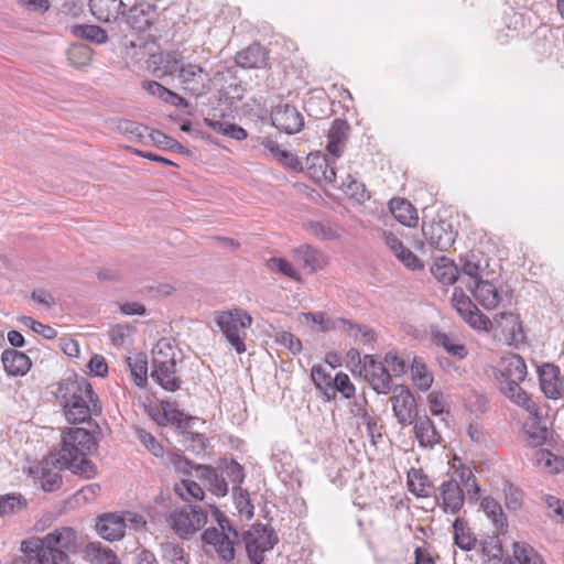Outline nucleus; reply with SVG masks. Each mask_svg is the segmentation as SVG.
I'll use <instances>...</instances> for the list:
<instances>
[{"instance_id":"a211bd4d","label":"nucleus","mask_w":564,"mask_h":564,"mask_svg":"<svg viewBox=\"0 0 564 564\" xmlns=\"http://www.w3.org/2000/svg\"><path fill=\"white\" fill-rule=\"evenodd\" d=\"M538 375L544 395L554 400L560 398L564 390L560 368L553 364H543L538 368Z\"/></svg>"},{"instance_id":"a18cd8bd","label":"nucleus","mask_w":564,"mask_h":564,"mask_svg":"<svg viewBox=\"0 0 564 564\" xmlns=\"http://www.w3.org/2000/svg\"><path fill=\"white\" fill-rule=\"evenodd\" d=\"M149 138L154 145H156L163 150L174 151V152L184 154L186 156L192 155V152L187 148H185L177 140L173 139L172 137H169L167 134H165L164 132H162L160 130L152 129L149 132Z\"/></svg>"},{"instance_id":"5701e85b","label":"nucleus","mask_w":564,"mask_h":564,"mask_svg":"<svg viewBox=\"0 0 564 564\" xmlns=\"http://www.w3.org/2000/svg\"><path fill=\"white\" fill-rule=\"evenodd\" d=\"M465 286L486 310H494L502 302L501 294L489 281L478 279L474 281V284Z\"/></svg>"},{"instance_id":"ddd939ff","label":"nucleus","mask_w":564,"mask_h":564,"mask_svg":"<svg viewBox=\"0 0 564 564\" xmlns=\"http://www.w3.org/2000/svg\"><path fill=\"white\" fill-rule=\"evenodd\" d=\"M202 541L214 546L224 564H234L236 557L235 546L240 544V536L237 541L234 535L219 532V529L212 527L204 530Z\"/></svg>"},{"instance_id":"cd10ccee","label":"nucleus","mask_w":564,"mask_h":564,"mask_svg":"<svg viewBox=\"0 0 564 564\" xmlns=\"http://www.w3.org/2000/svg\"><path fill=\"white\" fill-rule=\"evenodd\" d=\"M3 368L9 376H24L31 368L32 361L30 357L13 348H7L1 354Z\"/></svg>"},{"instance_id":"680f3d73","label":"nucleus","mask_w":564,"mask_h":564,"mask_svg":"<svg viewBox=\"0 0 564 564\" xmlns=\"http://www.w3.org/2000/svg\"><path fill=\"white\" fill-rule=\"evenodd\" d=\"M311 378L317 390L325 397L327 389H332L333 379L330 373L326 372L322 365H314L311 369Z\"/></svg>"},{"instance_id":"052dcab7","label":"nucleus","mask_w":564,"mask_h":564,"mask_svg":"<svg viewBox=\"0 0 564 564\" xmlns=\"http://www.w3.org/2000/svg\"><path fill=\"white\" fill-rule=\"evenodd\" d=\"M117 128L121 133L135 138L138 141H142L152 130L142 123L128 119L119 120Z\"/></svg>"},{"instance_id":"09e8293b","label":"nucleus","mask_w":564,"mask_h":564,"mask_svg":"<svg viewBox=\"0 0 564 564\" xmlns=\"http://www.w3.org/2000/svg\"><path fill=\"white\" fill-rule=\"evenodd\" d=\"M533 419L532 424L529 429L525 430L528 438L533 446H540L544 444L547 438V429L544 425H541V415L539 411V406L536 405V411L530 413Z\"/></svg>"},{"instance_id":"0e129e2a","label":"nucleus","mask_w":564,"mask_h":564,"mask_svg":"<svg viewBox=\"0 0 564 564\" xmlns=\"http://www.w3.org/2000/svg\"><path fill=\"white\" fill-rule=\"evenodd\" d=\"M156 361H176L173 346L166 340H160L152 350V367Z\"/></svg>"},{"instance_id":"13d9d810","label":"nucleus","mask_w":564,"mask_h":564,"mask_svg":"<svg viewBox=\"0 0 564 564\" xmlns=\"http://www.w3.org/2000/svg\"><path fill=\"white\" fill-rule=\"evenodd\" d=\"M167 463L174 467L177 473L184 476H192V471L196 469L197 464L188 459L181 452H169Z\"/></svg>"},{"instance_id":"6ab92c4d","label":"nucleus","mask_w":564,"mask_h":564,"mask_svg":"<svg viewBox=\"0 0 564 564\" xmlns=\"http://www.w3.org/2000/svg\"><path fill=\"white\" fill-rule=\"evenodd\" d=\"M438 499H442L441 507L445 512L456 514L464 506L465 495L457 480L451 478L442 482Z\"/></svg>"},{"instance_id":"473e14b6","label":"nucleus","mask_w":564,"mask_h":564,"mask_svg":"<svg viewBox=\"0 0 564 564\" xmlns=\"http://www.w3.org/2000/svg\"><path fill=\"white\" fill-rule=\"evenodd\" d=\"M389 208L392 216L400 224L408 227H412L417 224V212L408 199L394 197L390 200Z\"/></svg>"},{"instance_id":"6e6d98bb","label":"nucleus","mask_w":564,"mask_h":564,"mask_svg":"<svg viewBox=\"0 0 564 564\" xmlns=\"http://www.w3.org/2000/svg\"><path fill=\"white\" fill-rule=\"evenodd\" d=\"M460 267L459 271L460 273L467 275L470 280L467 284H474L475 280L482 279L480 272V265L479 260L477 259L475 253L460 256L459 257Z\"/></svg>"},{"instance_id":"f8f14e48","label":"nucleus","mask_w":564,"mask_h":564,"mask_svg":"<svg viewBox=\"0 0 564 564\" xmlns=\"http://www.w3.org/2000/svg\"><path fill=\"white\" fill-rule=\"evenodd\" d=\"M271 123L280 132H284L286 134H295L299 133L304 127V117L296 109V107L280 101L276 106H274L271 110Z\"/></svg>"},{"instance_id":"423d86ee","label":"nucleus","mask_w":564,"mask_h":564,"mask_svg":"<svg viewBox=\"0 0 564 564\" xmlns=\"http://www.w3.org/2000/svg\"><path fill=\"white\" fill-rule=\"evenodd\" d=\"M121 22L135 33L150 36L160 22L159 7L148 0L135 1L131 7L123 8Z\"/></svg>"},{"instance_id":"79ce46f5","label":"nucleus","mask_w":564,"mask_h":564,"mask_svg":"<svg viewBox=\"0 0 564 564\" xmlns=\"http://www.w3.org/2000/svg\"><path fill=\"white\" fill-rule=\"evenodd\" d=\"M481 509L490 518L497 530L507 532L508 523L500 503L492 497H485L480 503Z\"/></svg>"},{"instance_id":"a19ab883","label":"nucleus","mask_w":564,"mask_h":564,"mask_svg":"<svg viewBox=\"0 0 564 564\" xmlns=\"http://www.w3.org/2000/svg\"><path fill=\"white\" fill-rule=\"evenodd\" d=\"M432 341L436 346L443 347L446 352L458 359H464L468 350L464 344L455 341L448 334L436 330L432 333Z\"/></svg>"},{"instance_id":"2eb2a0df","label":"nucleus","mask_w":564,"mask_h":564,"mask_svg":"<svg viewBox=\"0 0 564 564\" xmlns=\"http://www.w3.org/2000/svg\"><path fill=\"white\" fill-rule=\"evenodd\" d=\"M364 370L370 387L378 394L391 391V373L383 361L379 362L373 355H365Z\"/></svg>"},{"instance_id":"8fccbe9b","label":"nucleus","mask_w":564,"mask_h":564,"mask_svg":"<svg viewBox=\"0 0 564 564\" xmlns=\"http://www.w3.org/2000/svg\"><path fill=\"white\" fill-rule=\"evenodd\" d=\"M536 462L552 474H558L564 470V455L553 454L550 449L542 448L536 452Z\"/></svg>"},{"instance_id":"0eeeda50","label":"nucleus","mask_w":564,"mask_h":564,"mask_svg":"<svg viewBox=\"0 0 564 564\" xmlns=\"http://www.w3.org/2000/svg\"><path fill=\"white\" fill-rule=\"evenodd\" d=\"M252 321L251 315L247 311L234 308L221 312L216 318V324L236 352L243 354L247 348L243 337L239 334V328L250 327Z\"/></svg>"},{"instance_id":"1a4fd4ad","label":"nucleus","mask_w":564,"mask_h":564,"mask_svg":"<svg viewBox=\"0 0 564 564\" xmlns=\"http://www.w3.org/2000/svg\"><path fill=\"white\" fill-rule=\"evenodd\" d=\"M391 390L390 401L398 423L402 426L413 424L420 415L415 397L405 384H397L393 388L391 387Z\"/></svg>"},{"instance_id":"4be33fe9","label":"nucleus","mask_w":564,"mask_h":564,"mask_svg":"<svg viewBox=\"0 0 564 564\" xmlns=\"http://www.w3.org/2000/svg\"><path fill=\"white\" fill-rule=\"evenodd\" d=\"M269 51L259 42H253L246 48L239 51L235 62L242 68H263L268 65Z\"/></svg>"},{"instance_id":"864d4df0","label":"nucleus","mask_w":564,"mask_h":564,"mask_svg":"<svg viewBox=\"0 0 564 564\" xmlns=\"http://www.w3.org/2000/svg\"><path fill=\"white\" fill-rule=\"evenodd\" d=\"M513 554L518 564H545L543 557L529 544L514 542Z\"/></svg>"},{"instance_id":"7c9ffc66","label":"nucleus","mask_w":564,"mask_h":564,"mask_svg":"<svg viewBox=\"0 0 564 564\" xmlns=\"http://www.w3.org/2000/svg\"><path fill=\"white\" fill-rule=\"evenodd\" d=\"M431 272L437 281L445 285H453L458 281L460 276L458 265L454 262V260L445 256H442L435 260L431 268Z\"/></svg>"},{"instance_id":"c85d7f7f","label":"nucleus","mask_w":564,"mask_h":564,"mask_svg":"<svg viewBox=\"0 0 564 564\" xmlns=\"http://www.w3.org/2000/svg\"><path fill=\"white\" fill-rule=\"evenodd\" d=\"M495 323L509 335L510 340L522 343L525 339L523 325L518 314L501 312L495 316Z\"/></svg>"},{"instance_id":"aec40b11","label":"nucleus","mask_w":564,"mask_h":564,"mask_svg":"<svg viewBox=\"0 0 564 564\" xmlns=\"http://www.w3.org/2000/svg\"><path fill=\"white\" fill-rule=\"evenodd\" d=\"M151 378L164 390L175 392L181 388L182 379L176 375V361H156Z\"/></svg>"},{"instance_id":"b1692460","label":"nucleus","mask_w":564,"mask_h":564,"mask_svg":"<svg viewBox=\"0 0 564 564\" xmlns=\"http://www.w3.org/2000/svg\"><path fill=\"white\" fill-rule=\"evenodd\" d=\"M350 132V126L347 120L336 118L330 126L327 134L326 149L335 158H339L343 154L346 141Z\"/></svg>"},{"instance_id":"5fc2aeb1","label":"nucleus","mask_w":564,"mask_h":564,"mask_svg":"<svg viewBox=\"0 0 564 564\" xmlns=\"http://www.w3.org/2000/svg\"><path fill=\"white\" fill-rule=\"evenodd\" d=\"M218 468L223 469V471L226 474V476L229 478V480L234 484H242L246 474L242 465H240L236 459L234 458H220L218 462Z\"/></svg>"},{"instance_id":"58836bf2","label":"nucleus","mask_w":564,"mask_h":564,"mask_svg":"<svg viewBox=\"0 0 564 564\" xmlns=\"http://www.w3.org/2000/svg\"><path fill=\"white\" fill-rule=\"evenodd\" d=\"M70 32L74 36L94 44H104L108 41L107 31L94 24H74Z\"/></svg>"},{"instance_id":"c756f323","label":"nucleus","mask_w":564,"mask_h":564,"mask_svg":"<svg viewBox=\"0 0 564 564\" xmlns=\"http://www.w3.org/2000/svg\"><path fill=\"white\" fill-rule=\"evenodd\" d=\"M83 557L90 564H120L117 554L100 542H89L83 549Z\"/></svg>"},{"instance_id":"37998d69","label":"nucleus","mask_w":564,"mask_h":564,"mask_svg":"<svg viewBox=\"0 0 564 564\" xmlns=\"http://www.w3.org/2000/svg\"><path fill=\"white\" fill-rule=\"evenodd\" d=\"M355 386L350 381V378L345 372H338L333 379L332 389H327L325 392V399L327 401L334 400L337 392L341 393L345 399H350L355 395Z\"/></svg>"},{"instance_id":"bf43d9fd","label":"nucleus","mask_w":564,"mask_h":564,"mask_svg":"<svg viewBox=\"0 0 564 564\" xmlns=\"http://www.w3.org/2000/svg\"><path fill=\"white\" fill-rule=\"evenodd\" d=\"M481 553L488 560L501 561L503 556L502 544L497 535H488L479 541Z\"/></svg>"},{"instance_id":"603ef678","label":"nucleus","mask_w":564,"mask_h":564,"mask_svg":"<svg viewBox=\"0 0 564 564\" xmlns=\"http://www.w3.org/2000/svg\"><path fill=\"white\" fill-rule=\"evenodd\" d=\"M28 501L21 494H8L0 496V516L20 512L26 508Z\"/></svg>"},{"instance_id":"72a5a7b5","label":"nucleus","mask_w":564,"mask_h":564,"mask_svg":"<svg viewBox=\"0 0 564 564\" xmlns=\"http://www.w3.org/2000/svg\"><path fill=\"white\" fill-rule=\"evenodd\" d=\"M29 538L21 542L20 551L22 555L17 557L12 564H52L51 557Z\"/></svg>"},{"instance_id":"f257e3e1","label":"nucleus","mask_w":564,"mask_h":564,"mask_svg":"<svg viewBox=\"0 0 564 564\" xmlns=\"http://www.w3.org/2000/svg\"><path fill=\"white\" fill-rule=\"evenodd\" d=\"M53 393L63 409L66 421L72 424L89 423L91 416H99L102 413L98 394L84 377L73 375L62 379Z\"/></svg>"},{"instance_id":"39448f33","label":"nucleus","mask_w":564,"mask_h":564,"mask_svg":"<svg viewBox=\"0 0 564 564\" xmlns=\"http://www.w3.org/2000/svg\"><path fill=\"white\" fill-rule=\"evenodd\" d=\"M275 530L261 522H254L248 530L240 533V543H243L250 564H264L267 552L279 543Z\"/></svg>"},{"instance_id":"2f4dec72","label":"nucleus","mask_w":564,"mask_h":564,"mask_svg":"<svg viewBox=\"0 0 564 564\" xmlns=\"http://www.w3.org/2000/svg\"><path fill=\"white\" fill-rule=\"evenodd\" d=\"M306 321H311L315 324H318L322 332H329L335 329H343L344 332H350L352 329L360 330V328L356 325V323L344 318H328L323 312H308L303 314Z\"/></svg>"},{"instance_id":"7ed1b4c3","label":"nucleus","mask_w":564,"mask_h":564,"mask_svg":"<svg viewBox=\"0 0 564 564\" xmlns=\"http://www.w3.org/2000/svg\"><path fill=\"white\" fill-rule=\"evenodd\" d=\"M527 373L525 361L518 354L503 358L499 367L494 369L499 390L514 404L523 408L529 413H533L536 411V403L520 387Z\"/></svg>"},{"instance_id":"393cba45","label":"nucleus","mask_w":564,"mask_h":564,"mask_svg":"<svg viewBox=\"0 0 564 564\" xmlns=\"http://www.w3.org/2000/svg\"><path fill=\"white\" fill-rule=\"evenodd\" d=\"M91 14L100 22H111L121 19V12L127 4L122 0H89Z\"/></svg>"},{"instance_id":"3c124183","label":"nucleus","mask_w":564,"mask_h":564,"mask_svg":"<svg viewBox=\"0 0 564 564\" xmlns=\"http://www.w3.org/2000/svg\"><path fill=\"white\" fill-rule=\"evenodd\" d=\"M232 495L238 513L243 516L247 520H251L254 516V506L250 500L248 490L236 486L232 488Z\"/></svg>"},{"instance_id":"f704fd0d","label":"nucleus","mask_w":564,"mask_h":564,"mask_svg":"<svg viewBox=\"0 0 564 564\" xmlns=\"http://www.w3.org/2000/svg\"><path fill=\"white\" fill-rule=\"evenodd\" d=\"M556 36L552 31L535 32L531 50L538 61L552 57L556 52Z\"/></svg>"},{"instance_id":"774afa93","label":"nucleus","mask_w":564,"mask_h":564,"mask_svg":"<svg viewBox=\"0 0 564 564\" xmlns=\"http://www.w3.org/2000/svg\"><path fill=\"white\" fill-rule=\"evenodd\" d=\"M275 341L284 346L292 355H299L303 349L300 338L290 332H279Z\"/></svg>"},{"instance_id":"c9c22d12","label":"nucleus","mask_w":564,"mask_h":564,"mask_svg":"<svg viewBox=\"0 0 564 564\" xmlns=\"http://www.w3.org/2000/svg\"><path fill=\"white\" fill-rule=\"evenodd\" d=\"M162 410H165L166 424L174 425L177 430L184 431L192 427L196 417L185 414L183 411L176 408V402L169 400H162L160 402Z\"/></svg>"},{"instance_id":"69168bd1","label":"nucleus","mask_w":564,"mask_h":564,"mask_svg":"<svg viewBox=\"0 0 564 564\" xmlns=\"http://www.w3.org/2000/svg\"><path fill=\"white\" fill-rule=\"evenodd\" d=\"M19 322L25 326L32 329L34 333L42 335L45 339H53L57 336V332L55 328H53L50 325L42 324L31 316H21L19 318Z\"/></svg>"},{"instance_id":"6e6552de","label":"nucleus","mask_w":564,"mask_h":564,"mask_svg":"<svg viewBox=\"0 0 564 564\" xmlns=\"http://www.w3.org/2000/svg\"><path fill=\"white\" fill-rule=\"evenodd\" d=\"M172 529L183 539L191 536L207 522V512L199 506L186 505L169 518Z\"/></svg>"},{"instance_id":"49530a36","label":"nucleus","mask_w":564,"mask_h":564,"mask_svg":"<svg viewBox=\"0 0 564 564\" xmlns=\"http://www.w3.org/2000/svg\"><path fill=\"white\" fill-rule=\"evenodd\" d=\"M128 366L133 382L139 388H145L148 384V360L144 355H138L134 358L128 357Z\"/></svg>"},{"instance_id":"bb28decb","label":"nucleus","mask_w":564,"mask_h":564,"mask_svg":"<svg viewBox=\"0 0 564 564\" xmlns=\"http://www.w3.org/2000/svg\"><path fill=\"white\" fill-rule=\"evenodd\" d=\"M413 424L414 435L420 446L433 447L442 442V436L437 432L434 422L425 413L420 414Z\"/></svg>"},{"instance_id":"a878e982","label":"nucleus","mask_w":564,"mask_h":564,"mask_svg":"<svg viewBox=\"0 0 564 564\" xmlns=\"http://www.w3.org/2000/svg\"><path fill=\"white\" fill-rule=\"evenodd\" d=\"M153 58V63L155 64L153 74L158 78L172 76L176 73L178 74L184 65L183 56L177 51L162 52L159 55H154Z\"/></svg>"},{"instance_id":"ea45409f","label":"nucleus","mask_w":564,"mask_h":564,"mask_svg":"<svg viewBox=\"0 0 564 564\" xmlns=\"http://www.w3.org/2000/svg\"><path fill=\"white\" fill-rule=\"evenodd\" d=\"M454 543L463 551H471L475 549L478 540L467 528V523L462 518H456L453 522Z\"/></svg>"},{"instance_id":"f3484780","label":"nucleus","mask_w":564,"mask_h":564,"mask_svg":"<svg viewBox=\"0 0 564 564\" xmlns=\"http://www.w3.org/2000/svg\"><path fill=\"white\" fill-rule=\"evenodd\" d=\"M213 84L215 86L220 84V87L218 88L219 99L229 102L230 105L242 100L245 96V87L228 69L217 70L213 75Z\"/></svg>"},{"instance_id":"4c0bfd02","label":"nucleus","mask_w":564,"mask_h":564,"mask_svg":"<svg viewBox=\"0 0 564 564\" xmlns=\"http://www.w3.org/2000/svg\"><path fill=\"white\" fill-rule=\"evenodd\" d=\"M296 258L303 263L305 269H308L310 272H316L317 270L323 269L325 265V257L323 253L307 245L300 246L294 250Z\"/></svg>"},{"instance_id":"9d476101","label":"nucleus","mask_w":564,"mask_h":564,"mask_svg":"<svg viewBox=\"0 0 564 564\" xmlns=\"http://www.w3.org/2000/svg\"><path fill=\"white\" fill-rule=\"evenodd\" d=\"M177 78L182 89L195 97L205 95L213 84V77L202 66L191 63L183 65Z\"/></svg>"},{"instance_id":"de8ad7c7","label":"nucleus","mask_w":564,"mask_h":564,"mask_svg":"<svg viewBox=\"0 0 564 564\" xmlns=\"http://www.w3.org/2000/svg\"><path fill=\"white\" fill-rule=\"evenodd\" d=\"M174 492L184 501H202L205 497L203 488L194 480L182 479L174 485Z\"/></svg>"},{"instance_id":"4468645a","label":"nucleus","mask_w":564,"mask_h":564,"mask_svg":"<svg viewBox=\"0 0 564 564\" xmlns=\"http://www.w3.org/2000/svg\"><path fill=\"white\" fill-rule=\"evenodd\" d=\"M453 304L462 318L473 328L488 330L491 326L490 319L484 315L462 289H455Z\"/></svg>"},{"instance_id":"e2e57ef3","label":"nucleus","mask_w":564,"mask_h":564,"mask_svg":"<svg viewBox=\"0 0 564 564\" xmlns=\"http://www.w3.org/2000/svg\"><path fill=\"white\" fill-rule=\"evenodd\" d=\"M340 188L347 196L359 203L370 198V194L367 191L366 185L358 180H350L349 183H341Z\"/></svg>"},{"instance_id":"e433bc0d","label":"nucleus","mask_w":564,"mask_h":564,"mask_svg":"<svg viewBox=\"0 0 564 564\" xmlns=\"http://www.w3.org/2000/svg\"><path fill=\"white\" fill-rule=\"evenodd\" d=\"M409 490L416 497L427 498L434 492V486L422 469L411 468L408 473Z\"/></svg>"},{"instance_id":"412c9836","label":"nucleus","mask_w":564,"mask_h":564,"mask_svg":"<svg viewBox=\"0 0 564 564\" xmlns=\"http://www.w3.org/2000/svg\"><path fill=\"white\" fill-rule=\"evenodd\" d=\"M96 530L104 540L109 542L121 540L126 532L124 518L116 513H104L98 517Z\"/></svg>"},{"instance_id":"20e7f679","label":"nucleus","mask_w":564,"mask_h":564,"mask_svg":"<svg viewBox=\"0 0 564 564\" xmlns=\"http://www.w3.org/2000/svg\"><path fill=\"white\" fill-rule=\"evenodd\" d=\"M33 545H39L51 557L52 564H69V553L77 551V532L72 527H59L44 536H31Z\"/></svg>"},{"instance_id":"dca6fc26","label":"nucleus","mask_w":564,"mask_h":564,"mask_svg":"<svg viewBox=\"0 0 564 564\" xmlns=\"http://www.w3.org/2000/svg\"><path fill=\"white\" fill-rule=\"evenodd\" d=\"M335 161H330L327 155L321 153H311L305 159V167L308 176L316 183L326 182L333 184L336 181Z\"/></svg>"},{"instance_id":"4d7b16f0","label":"nucleus","mask_w":564,"mask_h":564,"mask_svg":"<svg viewBox=\"0 0 564 564\" xmlns=\"http://www.w3.org/2000/svg\"><path fill=\"white\" fill-rule=\"evenodd\" d=\"M184 443H191L186 445V449L195 455H204L207 448L208 438L200 433L191 432L187 430L181 431Z\"/></svg>"},{"instance_id":"f03ea898","label":"nucleus","mask_w":564,"mask_h":564,"mask_svg":"<svg viewBox=\"0 0 564 564\" xmlns=\"http://www.w3.org/2000/svg\"><path fill=\"white\" fill-rule=\"evenodd\" d=\"M61 467L85 479L97 475V466L88 458L98 448L93 433L83 427H68L62 434Z\"/></svg>"},{"instance_id":"c03bdc74","label":"nucleus","mask_w":564,"mask_h":564,"mask_svg":"<svg viewBox=\"0 0 564 564\" xmlns=\"http://www.w3.org/2000/svg\"><path fill=\"white\" fill-rule=\"evenodd\" d=\"M411 375L414 384L421 391H427L432 387L434 377L432 372L427 370L425 362L421 358H413L411 365Z\"/></svg>"},{"instance_id":"338daca9","label":"nucleus","mask_w":564,"mask_h":564,"mask_svg":"<svg viewBox=\"0 0 564 564\" xmlns=\"http://www.w3.org/2000/svg\"><path fill=\"white\" fill-rule=\"evenodd\" d=\"M54 468H56V466H48L47 470L41 471V487L46 492L57 490L63 482L61 474L58 471H53Z\"/></svg>"},{"instance_id":"9b49d317","label":"nucleus","mask_w":564,"mask_h":564,"mask_svg":"<svg viewBox=\"0 0 564 564\" xmlns=\"http://www.w3.org/2000/svg\"><path fill=\"white\" fill-rule=\"evenodd\" d=\"M422 234L429 245L440 251L447 250L456 239V231L447 219L423 220Z\"/></svg>"}]
</instances>
